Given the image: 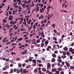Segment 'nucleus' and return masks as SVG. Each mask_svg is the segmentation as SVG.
<instances>
[{
	"label": "nucleus",
	"mask_w": 74,
	"mask_h": 74,
	"mask_svg": "<svg viewBox=\"0 0 74 74\" xmlns=\"http://www.w3.org/2000/svg\"><path fill=\"white\" fill-rule=\"evenodd\" d=\"M65 36L64 35H62V39H63V38Z\"/></svg>",
	"instance_id": "obj_58"
},
{
	"label": "nucleus",
	"mask_w": 74,
	"mask_h": 74,
	"mask_svg": "<svg viewBox=\"0 0 74 74\" xmlns=\"http://www.w3.org/2000/svg\"><path fill=\"white\" fill-rule=\"evenodd\" d=\"M13 49H10L9 50L10 52H12Z\"/></svg>",
	"instance_id": "obj_33"
},
{
	"label": "nucleus",
	"mask_w": 74,
	"mask_h": 74,
	"mask_svg": "<svg viewBox=\"0 0 74 74\" xmlns=\"http://www.w3.org/2000/svg\"><path fill=\"white\" fill-rule=\"evenodd\" d=\"M63 55L64 56H63V55H62L61 56V57L62 58V59H64V58H66V56H65L66 55V51H63Z\"/></svg>",
	"instance_id": "obj_1"
},
{
	"label": "nucleus",
	"mask_w": 74,
	"mask_h": 74,
	"mask_svg": "<svg viewBox=\"0 0 74 74\" xmlns=\"http://www.w3.org/2000/svg\"><path fill=\"white\" fill-rule=\"evenodd\" d=\"M45 26V24H42L41 25V27H43Z\"/></svg>",
	"instance_id": "obj_63"
},
{
	"label": "nucleus",
	"mask_w": 74,
	"mask_h": 74,
	"mask_svg": "<svg viewBox=\"0 0 74 74\" xmlns=\"http://www.w3.org/2000/svg\"><path fill=\"white\" fill-rule=\"evenodd\" d=\"M6 67H8L6 66L3 68V70H7V68Z\"/></svg>",
	"instance_id": "obj_32"
},
{
	"label": "nucleus",
	"mask_w": 74,
	"mask_h": 74,
	"mask_svg": "<svg viewBox=\"0 0 74 74\" xmlns=\"http://www.w3.org/2000/svg\"><path fill=\"white\" fill-rule=\"evenodd\" d=\"M3 26V27H8V28H7L8 29H9L10 27L9 25H4Z\"/></svg>",
	"instance_id": "obj_11"
},
{
	"label": "nucleus",
	"mask_w": 74,
	"mask_h": 74,
	"mask_svg": "<svg viewBox=\"0 0 74 74\" xmlns=\"http://www.w3.org/2000/svg\"><path fill=\"white\" fill-rule=\"evenodd\" d=\"M38 23H36L35 25L36 26H37V25H38Z\"/></svg>",
	"instance_id": "obj_62"
},
{
	"label": "nucleus",
	"mask_w": 74,
	"mask_h": 74,
	"mask_svg": "<svg viewBox=\"0 0 74 74\" xmlns=\"http://www.w3.org/2000/svg\"><path fill=\"white\" fill-rule=\"evenodd\" d=\"M16 70H17V69L16 68H14L13 70V71H14V72L15 73L16 71Z\"/></svg>",
	"instance_id": "obj_43"
},
{
	"label": "nucleus",
	"mask_w": 74,
	"mask_h": 74,
	"mask_svg": "<svg viewBox=\"0 0 74 74\" xmlns=\"http://www.w3.org/2000/svg\"><path fill=\"white\" fill-rule=\"evenodd\" d=\"M11 44V43L10 42H8L6 43V44L7 45H9V44Z\"/></svg>",
	"instance_id": "obj_29"
},
{
	"label": "nucleus",
	"mask_w": 74,
	"mask_h": 74,
	"mask_svg": "<svg viewBox=\"0 0 74 74\" xmlns=\"http://www.w3.org/2000/svg\"><path fill=\"white\" fill-rule=\"evenodd\" d=\"M32 27H33V25H31V27H28V29H29L30 30L32 29Z\"/></svg>",
	"instance_id": "obj_30"
},
{
	"label": "nucleus",
	"mask_w": 74,
	"mask_h": 74,
	"mask_svg": "<svg viewBox=\"0 0 74 74\" xmlns=\"http://www.w3.org/2000/svg\"><path fill=\"white\" fill-rule=\"evenodd\" d=\"M33 28L34 29H36V27L35 24L33 25Z\"/></svg>",
	"instance_id": "obj_28"
},
{
	"label": "nucleus",
	"mask_w": 74,
	"mask_h": 74,
	"mask_svg": "<svg viewBox=\"0 0 74 74\" xmlns=\"http://www.w3.org/2000/svg\"><path fill=\"white\" fill-rule=\"evenodd\" d=\"M35 41V39H32L31 40V42H34Z\"/></svg>",
	"instance_id": "obj_41"
},
{
	"label": "nucleus",
	"mask_w": 74,
	"mask_h": 74,
	"mask_svg": "<svg viewBox=\"0 0 74 74\" xmlns=\"http://www.w3.org/2000/svg\"><path fill=\"white\" fill-rule=\"evenodd\" d=\"M27 11H29L30 10V8L28 6V7L27 8Z\"/></svg>",
	"instance_id": "obj_31"
},
{
	"label": "nucleus",
	"mask_w": 74,
	"mask_h": 74,
	"mask_svg": "<svg viewBox=\"0 0 74 74\" xmlns=\"http://www.w3.org/2000/svg\"><path fill=\"white\" fill-rule=\"evenodd\" d=\"M8 12L9 15H11V14H12V12L10 11V10H9L8 11Z\"/></svg>",
	"instance_id": "obj_38"
},
{
	"label": "nucleus",
	"mask_w": 74,
	"mask_h": 74,
	"mask_svg": "<svg viewBox=\"0 0 74 74\" xmlns=\"http://www.w3.org/2000/svg\"><path fill=\"white\" fill-rule=\"evenodd\" d=\"M44 44L43 43H42L41 44V47H43L44 46Z\"/></svg>",
	"instance_id": "obj_26"
},
{
	"label": "nucleus",
	"mask_w": 74,
	"mask_h": 74,
	"mask_svg": "<svg viewBox=\"0 0 74 74\" xmlns=\"http://www.w3.org/2000/svg\"><path fill=\"white\" fill-rule=\"evenodd\" d=\"M13 19V16L10 15L8 17V19L9 21H12Z\"/></svg>",
	"instance_id": "obj_3"
},
{
	"label": "nucleus",
	"mask_w": 74,
	"mask_h": 74,
	"mask_svg": "<svg viewBox=\"0 0 74 74\" xmlns=\"http://www.w3.org/2000/svg\"><path fill=\"white\" fill-rule=\"evenodd\" d=\"M51 66V64H50V63H48L47 65V70H48V69H49V67H50Z\"/></svg>",
	"instance_id": "obj_4"
},
{
	"label": "nucleus",
	"mask_w": 74,
	"mask_h": 74,
	"mask_svg": "<svg viewBox=\"0 0 74 74\" xmlns=\"http://www.w3.org/2000/svg\"><path fill=\"white\" fill-rule=\"evenodd\" d=\"M47 19L45 20H44L43 21L44 22V23H46V22H47Z\"/></svg>",
	"instance_id": "obj_56"
},
{
	"label": "nucleus",
	"mask_w": 74,
	"mask_h": 74,
	"mask_svg": "<svg viewBox=\"0 0 74 74\" xmlns=\"http://www.w3.org/2000/svg\"><path fill=\"white\" fill-rule=\"evenodd\" d=\"M17 38H18V37L16 36H15L14 38V40L16 41L17 40Z\"/></svg>",
	"instance_id": "obj_44"
},
{
	"label": "nucleus",
	"mask_w": 74,
	"mask_h": 74,
	"mask_svg": "<svg viewBox=\"0 0 74 74\" xmlns=\"http://www.w3.org/2000/svg\"><path fill=\"white\" fill-rule=\"evenodd\" d=\"M55 65L53 64H52L51 65V67H55Z\"/></svg>",
	"instance_id": "obj_50"
},
{
	"label": "nucleus",
	"mask_w": 74,
	"mask_h": 74,
	"mask_svg": "<svg viewBox=\"0 0 74 74\" xmlns=\"http://www.w3.org/2000/svg\"><path fill=\"white\" fill-rule=\"evenodd\" d=\"M69 51L70 52H71L72 54H74V49H73L72 48L70 47L69 49Z\"/></svg>",
	"instance_id": "obj_2"
},
{
	"label": "nucleus",
	"mask_w": 74,
	"mask_h": 74,
	"mask_svg": "<svg viewBox=\"0 0 74 74\" xmlns=\"http://www.w3.org/2000/svg\"><path fill=\"white\" fill-rule=\"evenodd\" d=\"M52 26L53 27H55V24H53L52 25Z\"/></svg>",
	"instance_id": "obj_52"
},
{
	"label": "nucleus",
	"mask_w": 74,
	"mask_h": 74,
	"mask_svg": "<svg viewBox=\"0 0 74 74\" xmlns=\"http://www.w3.org/2000/svg\"><path fill=\"white\" fill-rule=\"evenodd\" d=\"M15 10H13L12 11L13 15H15Z\"/></svg>",
	"instance_id": "obj_47"
},
{
	"label": "nucleus",
	"mask_w": 74,
	"mask_h": 74,
	"mask_svg": "<svg viewBox=\"0 0 74 74\" xmlns=\"http://www.w3.org/2000/svg\"><path fill=\"white\" fill-rule=\"evenodd\" d=\"M2 21L3 22H4V23H6V22H7V21L5 20V19H3L2 20Z\"/></svg>",
	"instance_id": "obj_24"
},
{
	"label": "nucleus",
	"mask_w": 74,
	"mask_h": 74,
	"mask_svg": "<svg viewBox=\"0 0 74 74\" xmlns=\"http://www.w3.org/2000/svg\"><path fill=\"white\" fill-rule=\"evenodd\" d=\"M57 70L56 69H55L54 68L52 69V72H55V71H56Z\"/></svg>",
	"instance_id": "obj_14"
},
{
	"label": "nucleus",
	"mask_w": 74,
	"mask_h": 74,
	"mask_svg": "<svg viewBox=\"0 0 74 74\" xmlns=\"http://www.w3.org/2000/svg\"><path fill=\"white\" fill-rule=\"evenodd\" d=\"M57 74H59V71H56L55 72Z\"/></svg>",
	"instance_id": "obj_51"
},
{
	"label": "nucleus",
	"mask_w": 74,
	"mask_h": 74,
	"mask_svg": "<svg viewBox=\"0 0 74 74\" xmlns=\"http://www.w3.org/2000/svg\"><path fill=\"white\" fill-rule=\"evenodd\" d=\"M23 24L25 26H26V21H24L23 22Z\"/></svg>",
	"instance_id": "obj_42"
},
{
	"label": "nucleus",
	"mask_w": 74,
	"mask_h": 74,
	"mask_svg": "<svg viewBox=\"0 0 74 74\" xmlns=\"http://www.w3.org/2000/svg\"><path fill=\"white\" fill-rule=\"evenodd\" d=\"M73 56H70V59L71 60H72L73 59Z\"/></svg>",
	"instance_id": "obj_54"
},
{
	"label": "nucleus",
	"mask_w": 74,
	"mask_h": 74,
	"mask_svg": "<svg viewBox=\"0 0 74 74\" xmlns=\"http://www.w3.org/2000/svg\"><path fill=\"white\" fill-rule=\"evenodd\" d=\"M58 70L59 71H62V68L61 67H60L58 69Z\"/></svg>",
	"instance_id": "obj_20"
},
{
	"label": "nucleus",
	"mask_w": 74,
	"mask_h": 74,
	"mask_svg": "<svg viewBox=\"0 0 74 74\" xmlns=\"http://www.w3.org/2000/svg\"><path fill=\"white\" fill-rule=\"evenodd\" d=\"M45 41V39L44 38H43V39L42 40V42H44Z\"/></svg>",
	"instance_id": "obj_49"
},
{
	"label": "nucleus",
	"mask_w": 74,
	"mask_h": 74,
	"mask_svg": "<svg viewBox=\"0 0 74 74\" xmlns=\"http://www.w3.org/2000/svg\"><path fill=\"white\" fill-rule=\"evenodd\" d=\"M11 54H12V56H13L14 55H16V53L14 52H12Z\"/></svg>",
	"instance_id": "obj_27"
},
{
	"label": "nucleus",
	"mask_w": 74,
	"mask_h": 74,
	"mask_svg": "<svg viewBox=\"0 0 74 74\" xmlns=\"http://www.w3.org/2000/svg\"><path fill=\"white\" fill-rule=\"evenodd\" d=\"M65 63H66V65L67 67H70V64L69 62L66 61Z\"/></svg>",
	"instance_id": "obj_5"
},
{
	"label": "nucleus",
	"mask_w": 74,
	"mask_h": 74,
	"mask_svg": "<svg viewBox=\"0 0 74 74\" xmlns=\"http://www.w3.org/2000/svg\"><path fill=\"white\" fill-rule=\"evenodd\" d=\"M17 73H20V71L18 69H17Z\"/></svg>",
	"instance_id": "obj_55"
},
{
	"label": "nucleus",
	"mask_w": 74,
	"mask_h": 74,
	"mask_svg": "<svg viewBox=\"0 0 74 74\" xmlns=\"http://www.w3.org/2000/svg\"><path fill=\"white\" fill-rule=\"evenodd\" d=\"M52 56L53 57H54V58H56V55L55 53L52 54Z\"/></svg>",
	"instance_id": "obj_16"
},
{
	"label": "nucleus",
	"mask_w": 74,
	"mask_h": 74,
	"mask_svg": "<svg viewBox=\"0 0 74 74\" xmlns=\"http://www.w3.org/2000/svg\"><path fill=\"white\" fill-rule=\"evenodd\" d=\"M32 22V20H30L29 21V22H27V24H29L30 23V22Z\"/></svg>",
	"instance_id": "obj_35"
},
{
	"label": "nucleus",
	"mask_w": 74,
	"mask_h": 74,
	"mask_svg": "<svg viewBox=\"0 0 74 74\" xmlns=\"http://www.w3.org/2000/svg\"><path fill=\"white\" fill-rule=\"evenodd\" d=\"M6 16H8V11H6Z\"/></svg>",
	"instance_id": "obj_60"
},
{
	"label": "nucleus",
	"mask_w": 74,
	"mask_h": 74,
	"mask_svg": "<svg viewBox=\"0 0 74 74\" xmlns=\"http://www.w3.org/2000/svg\"><path fill=\"white\" fill-rule=\"evenodd\" d=\"M38 70V69L37 68L34 71V73L37 72V71Z\"/></svg>",
	"instance_id": "obj_23"
},
{
	"label": "nucleus",
	"mask_w": 74,
	"mask_h": 74,
	"mask_svg": "<svg viewBox=\"0 0 74 74\" xmlns=\"http://www.w3.org/2000/svg\"><path fill=\"white\" fill-rule=\"evenodd\" d=\"M37 62H38V63H41V60H37Z\"/></svg>",
	"instance_id": "obj_37"
},
{
	"label": "nucleus",
	"mask_w": 74,
	"mask_h": 74,
	"mask_svg": "<svg viewBox=\"0 0 74 74\" xmlns=\"http://www.w3.org/2000/svg\"><path fill=\"white\" fill-rule=\"evenodd\" d=\"M64 51H67V50H68V48H67V47H65L64 49Z\"/></svg>",
	"instance_id": "obj_9"
},
{
	"label": "nucleus",
	"mask_w": 74,
	"mask_h": 74,
	"mask_svg": "<svg viewBox=\"0 0 74 74\" xmlns=\"http://www.w3.org/2000/svg\"><path fill=\"white\" fill-rule=\"evenodd\" d=\"M63 4H62V8H63V7H64V5H66V3H63Z\"/></svg>",
	"instance_id": "obj_48"
},
{
	"label": "nucleus",
	"mask_w": 74,
	"mask_h": 74,
	"mask_svg": "<svg viewBox=\"0 0 74 74\" xmlns=\"http://www.w3.org/2000/svg\"><path fill=\"white\" fill-rule=\"evenodd\" d=\"M16 45V44L14 43H13L12 44V46H14V45Z\"/></svg>",
	"instance_id": "obj_45"
},
{
	"label": "nucleus",
	"mask_w": 74,
	"mask_h": 74,
	"mask_svg": "<svg viewBox=\"0 0 74 74\" xmlns=\"http://www.w3.org/2000/svg\"><path fill=\"white\" fill-rule=\"evenodd\" d=\"M12 28H10L9 29V32H12Z\"/></svg>",
	"instance_id": "obj_34"
},
{
	"label": "nucleus",
	"mask_w": 74,
	"mask_h": 74,
	"mask_svg": "<svg viewBox=\"0 0 74 74\" xmlns=\"http://www.w3.org/2000/svg\"><path fill=\"white\" fill-rule=\"evenodd\" d=\"M32 57H30L29 58V61L30 62H32V59L31 58H32Z\"/></svg>",
	"instance_id": "obj_19"
},
{
	"label": "nucleus",
	"mask_w": 74,
	"mask_h": 74,
	"mask_svg": "<svg viewBox=\"0 0 74 74\" xmlns=\"http://www.w3.org/2000/svg\"><path fill=\"white\" fill-rule=\"evenodd\" d=\"M13 28H14L15 30H16V29L18 28V27L17 26H16V25H14L13 27Z\"/></svg>",
	"instance_id": "obj_6"
},
{
	"label": "nucleus",
	"mask_w": 74,
	"mask_h": 74,
	"mask_svg": "<svg viewBox=\"0 0 74 74\" xmlns=\"http://www.w3.org/2000/svg\"><path fill=\"white\" fill-rule=\"evenodd\" d=\"M18 67L21 68V67H22V64H21V63H18Z\"/></svg>",
	"instance_id": "obj_13"
},
{
	"label": "nucleus",
	"mask_w": 74,
	"mask_h": 74,
	"mask_svg": "<svg viewBox=\"0 0 74 74\" xmlns=\"http://www.w3.org/2000/svg\"><path fill=\"white\" fill-rule=\"evenodd\" d=\"M55 58H53L51 60V62H55Z\"/></svg>",
	"instance_id": "obj_18"
},
{
	"label": "nucleus",
	"mask_w": 74,
	"mask_h": 74,
	"mask_svg": "<svg viewBox=\"0 0 74 74\" xmlns=\"http://www.w3.org/2000/svg\"><path fill=\"white\" fill-rule=\"evenodd\" d=\"M32 62H33V63H36V60H32Z\"/></svg>",
	"instance_id": "obj_22"
},
{
	"label": "nucleus",
	"mask_w": 74,
	"mask_h": 74,
	"mask_svg": "<svg viewBox=\"0 0 74 74\" xmlns=\"http://www.w3.org/2000/svg\"><path fill=\"white\" fill-rule=\"evenodd\" d=\"M40 41V39H38L36 41L37 43H39Z\"/></svg>",
	"instance_id": "obj_36"
},
{
	"label": "nucleus",
	"mask_w": 74,
	"mask_h": 74,
	"mask_svg": "<svg viewBox=\"0 0 74 74\" xmlns=\"http://www.w3.org/2000/svg\"><path fill=\"white\" fill-rule=\"evenodd\" d=\"M9 60H10V59H9L6 58L5 60L6 61V62H8V61H9Z\"/></svg>",
	"instance_id": "obj_59"
},
{
	"label": "nucleus",
	"mask_w": 74,
	"mask_h": 74,
	"mask_svg": "<svg viewBox=\"0 0 74 74\" xmlns=\"http://www.w3.org/2000/svg\"><path fill=\"white\" fill-rule=\"evenodd\" d=\"M49 42L48 41H46L45 42V45H46V46H47V45H48V44L49 43Z\"/></svg>",
	"instance_id": "obj_15"
},
{
	"label": "nucleus",
	"mask_w": 74,
	"mask_h": 74,
	"mask_svg": "<svg viewBox=\"0 0 74 74\" xmlns=\"http://www.w3.org/2000/svg\"><path fill=\"white\" fill-rule=\"evenodd\" d=\"M30 39H28L27 40H25L26 42H28V43H30L31 41Z\"/></svg>",
	"instance_id": "obj_8"
},
{
	"label": "nucleus",
	"mask_w": 74,
	"mask_h": 74,
	"mask_svg": "<svg viewBox=\"0 0 74 74\" xmlns=\"http://www.w3.org/2000/svg\"><path fill=\"white\" fill-rule=\"evenodd\" d=\"M53 39H54V40H55L56 41L57 40V38H56L55 37H53Z\"/></svg>",
	"instance_id": "obj_53"
},
{
	"label": "nucleus",
	"mask_w": 74,
	"mask_h": 74,
	"mask_svg": "<svg viewBox=\"0 0 74 74\" xmlns=\"http://www.w3.org/2000/svg\"><path fill=\"white\" fill-rule=\"evenodd\" d=\"M23 73H28V72H29V71H26V70H25V69H24L23 70Z\"/></svg>",
	"instance_id": "obj_7"
},
{
	"label": "nucleus",
	"mask_w": 74,
	"mask_h": 74,
	"mask_svg": "<svg viewBox=\"0 0 74 74\" xmlns=\"http://www.w3.org/2000/svg\"><path fill=\"white\" fill-rule=\"evenodd\" d=\"M67 55L68 56H69V55H70V52H69V51L67 52Z\"/></svg>",
	"instance_id": "obj_40"
},
{
	"label": "nucleus",
	"mask_w": 74,
	"mask_h": 74,
	"mask_svg": "<svg viewBox=\"0 0 74 74\" xmlns=\"http://www.w3.org/2000/svg\"><path fill=\"white\" fill-rule=\"evenodd\" d=\"M23 39L24 40H27L28 39V37H25V38H24Z\"/></svg>",
	"instance_id": "obj_61"
},
{
	"label": "nucleus",
	"mask_w": 74,
	"mask_h": 74,
	"mask_svg": "<svg viewBox=\"0 0 74 74\" xmlns=\"http://www.w3.org/2000/svg\"><path fill=\"white\" fill-rule=\"evenodd\" d=\"M42 70L43 71H45V72L47 71V69H46L45 68H42Z\"/></svg>",
	"instance_id": "obj_17"
},
{
	"label": "nucleus",
	"mask_w": 74,
	"mask_h": 74,
	"mask_svg": "<svg viewBox=\"0 0 74 74\" xmlns=\"http://www.w3.org/2000/svg\"><path fill=\"white\" fill-rule=\"evenodd\" d=\"M23 40V38H20L17 39V41H22Z\"/></svg>",
	"instance_id": "obj_12"
},
{
	"label": "nucleus",
	"mask_w": 74,
	"mask_h": 74,
	"mask_svg": "<svg viewBox=\"0 0 74 74\" xmlns=\"http://www.w3.org/2000/svg\"><path fill=\"white\" fill-rule=\"evenodd\" d=\"M25 62H26V63H27L29 62V60H28V59H27L26 60H25Z\"/></svg>",
	"instance_id": "obj_46"
},
{
	"label": "nucleus",
	"mask_w": 74,
	"mask_h": 74,
	"mask_svg": "<svg viewBox=\"0 0 74 74\" xmlns=\"http://www.w3.org/2000/svg\"><path fill=\"white\" fill-rule=\"evenodd\" d=\"M27 50H25L23 51L24 53H27Z\"/></svg>",
	"instance_id": "obj_39"
},
{
	"label": "nucleus",
	"mask_w": 74,
	"mask_h": 74,
	"mask_svg": "<svg viewBox=\"0 0 74 74\" xmlns=\"http://www.w3.org/2000/svg\"><path fill=\"white\" fill-rule=\"evenodd\" d=\"M25 5H26L25 4L23 3V5L22 7L23 8H25V7H26V6H25Z\"/></svg>",
	"instance_id": "obj_21"
},
{
	"label": "nucleus",
	"mask_w": 74,
	"mask_h": 74,
	"mask_svg": "<svg viewBox=\"0 0 74 74\" xmlns=\"http://www.w3.org/2000/svg\"><path fill=\"white\" fill-rule=\"evenodd\" d=\"M71 46H72V47H73L74 46V43H72L71 44Z\"/></svg>",
	"instance_id": "obj_57"
},
{
	"label": "nucleus",
	"mask_w": 74,
	"mask_h": 74,
	"mask_svg": "<svg viewBox=\"0 0 74 74\" xmlns=\"http://www.w3.org/2000/svg\"><path fill=\"white\" fill-rule=\"evenodd\" d=\"M10 71H11L9 72V73H10V74H11V73H13L14 72V70H13V69H11Z\"/></svg>",
	"instance_id": "obj_10"
},
{
	"label": "nucleus",
	"mask_w": 74,
	"mask_h": 74,
	"mask_svg": "<svg viewBox=\"0 0 74 74\" xmlns=\"http://www.w3.org/2000/svg\"><path fill=\"white\" fill-rule=\"evenodd\" d=\"M58 58L59 59H60V60L62 59V58H61V57H60V56H58Z\"/></svg>",
	"instance_id": "obj_64"
},
{
	"label": "nucleus",
	"mask_w": 74,
	"mask_h": 74,
	"mask_svg": "<svg viewBox=\"0 0 74 74\" xmlns=\"http://www.w3.org/2000/svg\"><path fill=\"white\" fill-rule=\"evenodd\" d=\"M40 10L41 13H42V12H44V11L42 10V9H40Z\"/></svg>",
	"instance_id": "obj_25"
}]
</instances>
